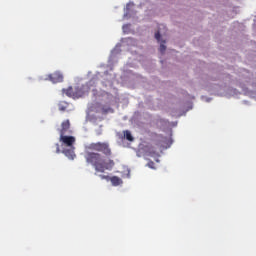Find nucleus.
I'll return each instance as SVG.
<instances>
[{
  "label": "nucleus",
  "mask_w": 256,
  "mask_h": 256,
  "mask_svg": "<svg viewBox=\"0 0 256 256\" xmlns=\"http://www.w3.org/2000/svg\"><path fill=\"white\" fill-rule=\"evenodd\" d=\"M113 150L109 142H93L86 147L84 159L88 165H91L96 173H105L113 171L115 160L111 159Z\"/></svg>",
  "instance_id": "nucleus-1"
},
{
  "label": "nucleus",
  "mask_w": 256,
  "mask_h": 256,
  "mask_svg": "<svg viewBox=\"0 0 256 256\" xmlns=\"http://www.w3.org/2000/svg\"><path fill=\"white\" fill-rule=\"evenodd\" d=\"M58 133H60V137L71 135V122L69 120H64L61 123V127L58 129Z\"/></svg>",
  "instance_id": "nucleus-2"
},
{
  "label": "nucleus",
  "mask_w": 256,
  "mask_h": 256,
  "mask_svg": "<svg viewBox=\"0 0 256 256\" xmlns=\"http://www.w3.org/2000/svg\"><path fill=\"white\" fill-rule=\"evenodd\" d=\"M59 141L65 145V147H74L75 137L74 136H60Z\"/></svg>",
  "instance_id": "nucleus-3"
},
{
  "label": "nucleus",
  "mask_w": 256,
  "mask_h": 256,
  "mask_svg": "<svg viewBox=\"0 0 256 256\" xmlns=\"http://www.w3.org/2000/svg\"><path fill=\"white\" fill-rule=\"evenodd\" d=\"M48 80L52 83H61L63 82V74L59 72H54L50 75H48Z\"/></svg>",
  "instance_id": "nucleus-4"
},
{
  "label": "nucleus",
  "mask_w": 256,
  "mask_h": 256,
  "mask_svg": "<svg viewBox=\"0 0 256 256\" xmlns=\"http://www.w3.org/2000/svg\"><path fill=\"white\" fill-rule=\"evenodd\" d=\"M63 154L65 157H68L71 161H73V159H75V147L72 146L69 149H64Z\"/></svg>",
  "instance_id": "nucleus-5"
},
{
  "label": "nucleus",
  "mask_w": 256,
  "mask_h": 256,
  "mask_svg": "<svg viewBox=\"0 0 256 256\" xmlns=\"http://www.w3.org/2000/svg\"><path fill=\"white\" fill-rule=\"evenodd\" d=\"M110 181L114 187H119V185L123 184V180L117 176L110 177Z\"/></svg>",
  "instance_id": "nucleus-6"
},
{
  "label": "nucleus",
  "mask_w": 256,
  "mask_h": 256,
  "mask_svg": "<svg viewBox=\"0 0 256 256\" xmlns=\"http://www.w3.org/2000/svg\"><path fill=\"white\" fill-rule=\"evenodd\" d=\"M117 137H118V139H120V141H123L124 139L129 141V130H126L123 132H118Z\"/></svg>",
  "instance_id": "nucleus-7"
},
{
  "label": "nucleus",
  "mask_w": 256,
  "mask_h": 256,
  "mask_svg": "<svg viewBox=\"0 0 256 256\" xmlns=\"http://www.w3.org/2000/svg\"><path fill=\"white\" fill-rule=\"evenodd\" d=\"M65 94L67 95V97H75V92L73 91V87L66 89Z\"/></svg>",
  "instance_id": "nucleus-8"
},
{
  "label": "nucleus",
  "mask_w": 256,
  "mask_h": 256,
  "mask_svg": "<svg viewBox=\"0 0 256 256\" xmlns=\"http://www.w3.org/2000/svg\"><path fill=\"white\" fill-rule=\"evenodd\" d=\"M59 111H65L67 109V102H60L58 104Z\"/></svg>",
  "instance_id": "nucleus-9"
},
{
  "label": "nucleus",
  "mask_w": 256,
  "mask_h": 256,
  "mask_svg": "<svg viewBox=\"0 0 256 256\" xmlns=\"http://www.w3.org/2000/svg\"><path fill=\"white\" fill-rule=\"evenodd\" d=\"M166 49H167V46H165V41H163V43L160 44L159 51L160 53H165Z\"/></svg>",
  "instance_id": "nucleus-10"
},
{
  "label": "nucleus",
  "mask_w": 256,
  "mask_h": 256,
  "mask_svg": "<svg viewBox=\"0 0 256 256\" xmlns=\"http://www.w3.org/2000/svg\"><path fill=\"white\" fill-rule=\"evenodd\" d=\"M155 39L161 41V32L158 31L155 33Z\"/></svg>",
  "instance_id": "nucleus-11"
},
{
  "label": "nucleus",
  "mask_w": 256,
  "mask_h": 256,
  "mask_svg": "<svg viewBox=\"0 0 256 256\" xmlns=\"http://www.w3.org/2000/svg\"><path fill=\"white\" fill-rule=\"evenodd\" d=\"M55 147H56V153H61V148L59 146V143H56Z\"/></svg>",
  "instance_id": "nucleus-12"
},
{
  "label": "nucleus",
  "mask_w": 256,
  "mask_h": 256,
  "mask_svg": "<svg viewBox=\"0 0 256 256\" xmlns=\"http://www.w3.org/2000/svg\"><path fill=\"white\" fill-rule=\"evenodd\" d=\"M101 179H106V181H110L111 177L105 176V175H100Z\"/></svg>",
  "instance_id": "nucleus-13"
},
{
  "label": "nucleus",
  "mask_w": 256,
  "mask_h": 256,
  "mask_svg": "<svg viewBox=\"0 0 256 256\" xmlns=\"http://www.w3.org/2000/svg\"><path fill=\"white\" fill-rule=\"evenodd\" d=\"M122 29H123V31H124V33H127V29H129V25H124L123 27H122Z\"/></svg>",
  "instance_id": "nucleus-14"
},
{
  "label": "nucleus",
  "mask_w": 256,
  "mask_h": 256,
  "mask_svg": "<svg viewBox=\"0 0 256 256\" xmlns=\"http://www.w3.org/2000/svg\"><path fill=\"white\" fill-rule=\"evenodd\" d=\"M129 141H133V136H131V134H129Z\"/></svg>",
  "instance_id": "nucleus-15"
},
{
  "label": "nucleus",
  "mask_w": 256,
  "mask_h": 256,
  "mask_svg": "<svg viewBox=\"0 0 256 256\" xmlns=\"http://www.w3.org/2000/svg\"><path fill=\"white\" fill-rule=\"evenodd\" d=\"M126 9H129V4H126Z\"/></svg>",
  "instance_id": "nucleus-16"
},
{
  "label": "nucleus",
  "mask_w": 256,
  "mask_h": 256,
  "mask_svg": "<svg viewBox=\"0 0 256 256\" xmlns=\"http://www.w3.org/2000/svg\"><path fill=\"white\" fill-rule=\"evenodd\" d=\"M80 90H76V93H79Z\"/></svg>",
  "instance_id": "nucleus-17"
},
{
  "label": "nucleus",
  "mask_w": 256,
  "mask_h": 256,
  "mask_svg": "<svg viewBox=\"0 0 256 256\" xmlns=\"http://www.w3.org/2000/svg\"><path fill=\"white\" fill-rule=\"evenodd\" d=\"M124 17H127V14H125Z\"/></svg>",
  "instance_id": "nucleus-18"
}]
</instances>
